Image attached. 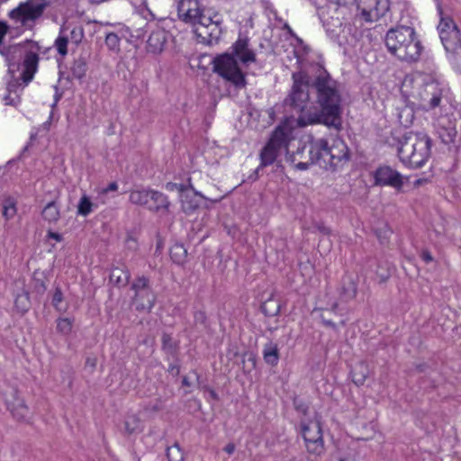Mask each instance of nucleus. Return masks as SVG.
Instances as JSON below:
<instances>
[{
	"label": "nucleus",
	"instance_id": "f257e3e1",
	"mask_svg": "<svg viewBox=\"0 0 461 461\" xmlns=\"http://www.w3.org/2000/svg\"><path fill=\"white\" fill-rule=\"evenodd\" d=\"M292 78L293 86L290 94L285 99L284 104L291 112L299 113L296 120L297 125L305 127L315 123H323L339 130L341 124V96L338 83L327 70L319 67L312 85L316 91L317 103L321 106L320 113L306 109L310 101L308 75L303 71L294 72Z\"/></svg>",
	"mask_w": 461,
	"mask_h": 461
},
{
	"label": "nucleus",
	"instance_id": "f03ea898",
	"mask_svg": "<svg viewBox=\"0 0 461 461\" xmlns=\"http://www.w3.org/2000/svg\"><path fill=\"white\" fill-rule=\"evenodd\" d=\"M178 18L194 27L196 36L206 44L216 43L222 32V21L216 14L212 16L198 0H178Z\"/></svg>",
	"mask_w": 461,
	"mask_h": 461
},
{
	"label": "nucleus",
	"instance_id": "7ed1b4c3",
	"mask_svg": "<svg viewBox=\"0 0 461 461\" xmlns=\"http://www.w3.org/2000/svg\"><path fill=\"white\" fill-rule=\"evenodd\" d=\"M8 32L5 23L0 21V54L5 58L9 73L14 71L17 60L23 59L21 63V77L25 85H28L38 70L40 57L38 51L40 46L36 42H30L28 46L13 45L5 47L4 39Z\"/></svg>",
	"mask_w": 461,
	"mask_h": 461
},
{
	"label": "nucleus",
	"instance_id": "20e7f679",
	"mask_svg": "<svg viewBox=\"0 0 461 461\" xmlns=\"http://www.w3.org/2000/svg\"><path fill=\"white\" fill-rule=\"evenodd\" d=\"M385 45L391 54L409 63L417 61L422 50L414 29L410 26L390 29L385 35Z\"/></svg>",
	"mask_w": 461,
	"mask_h": 461
},
{
	"label": "nucleus",
	"instance_id": "39448f33",
	"mask_svg": "<svg viewBox=\"0 0 461 461\" xmlns=\"http://www.w3.org/2000/svg\"><path fill=\"white\" fill-rule=\"evenodd\" d=\"M431 140L424 133H410L404 136L398 149L401 161L413 168L421 167L430 155Z\"/></svg>",
	"mask_w": 461,
	"mask_h": 461
},
{
	"label": "nucleus",
	"instance_id": "423d86ee",
	"mask_svg": "<svg viewBox=\"0 0 461 461\" xmlns=\"http://www.w3.org/2000/svg\"><path fill=\"white\" fill-rule=\"evenodd\" d=\"M292 140L293 130L290 126L287 124L277 126L260 151V165L256 171L258 172L262 167L273 165L284 152L287 153V147Z\"/></svg>",
	"mask_w": 461,
	"mask_h": 461
},
{
	"label": "nucleus",
	"instance_id": "0eeeda50",
	"mask_svg": "<svg viewBox=\"0 0 461 461\" xmlns=\"http://www.w3.org/2000/svg\"><path fill=\"white\" fill-rule=\"evenodd\" d=\"M324 143L323 150L320 151L321 167L336 171L342 168L349 160V150L345 141L340 138H333L331 143L320 138Z\"/></svg>",
	"mask_w": 461,
	"mask_h": 461
},
{
	"label": "nucleus",
	"instance_id": "6e6552de",
	"mask_svg": "<svg viewBox=\"0 0 461 461\" xmlns=\"http://www.w3.org/2000/svg\"><path fill=\"white\" fill-rule=\"evenodd\" d=\"M50 5V0H25L9 13V17L22 26L32 28Z\"/></svg>",
	"mask_w": 461,
	"mask_h": 461
},
{
	"label": "nucleus",
	"instance_id": "1a4fd4ad",
	"mask_svg": "<svg viewBox=\"0 0 461 461\" xmlns=\"http://www.w3.org/2000/svg\"><path fill=\"white\" fill-rule=\"evenodd\" d=\"M324 143L321 140L312 139L309 146L300 145L292 153L287 149L286 161L299 170H306L311 165L316 164L321 167L320 151L323 150Z\"/></svg>",
	"mask_w": 461,
	"mask_h": 461
},
{
	"label": "nucleus",
	"instance_id": "9d476101",
	"mask_svg": "<svg viewBox=\"0 0 461 461\" xmlns=\"http://www.w3.org/2000/svg\"><path fill=\"white\" fill-rule=\"evenodd\" d=\"M212 65L213 71L222 78L230 81L237 87H243L245 86V76L231 54L224 53L218 55L213 59Z\"/></svg>",
	"mask_w": 461,
	"mask_h": 461
},
{
	"label": "nucleus",
	"instance_id": "9b49d317",
	"mask_svg": "<svg viewBox=\"0 0 461 461\" xmlns=\"http://www.w3.org/2000/svg\"><path fill=\"white\" fill-rule=\"evenodd\" d=\"M440 22L438 31L447 52L461 54V33L454 20L439 10Z\"/></svg>",
	"mask_w": 461,
	"mask_h": 461
},
{
	"label": "nucleus",
	"instance_id": "f8f14e48",
	"mask_svg": "<svg viewBox=\"0 0 461 461\" xmlns=\"http://www.w3.org/2000/svg\"><path fill=\"white\" fill-rule=\"evenodd\" d=\"M131 289L134 292L131 299L137 311L150 312L154 307L157 294L150 285V280L145 276H137L131 283Z\"/></svg>",
	"mask_w": 461,
	"mask_h": 461
},
{
	"label": "nucleus",
	"instance_id": "ddd939ff",
	"mask_svg": "<svg viewBox=\"0 0 461 461\" xmlns=\"http://www.w3.org/2000/svg\"><path fill=\"white\" fill-rule=\"evenodd\" d=\"M417 96L420 100V106L426 110H432L439 106L442 97V87L438 80L428 77L417 90Z\"/></svg>",
	"mask_w": 461,
	"mask_h": 461
},
{
	"label": "nucleus",
	"instance_id": "4468645a",
	"mask_svg": "<svg viewBox=\"0 0 461 461\" xmlns=\"http://www.w3.org/2000/svg\"><path fill=\"white\" fill-rule=\"evenodd\" d=\"M85 37L84 28L80 24H63L60 27L58 38L54 42L58 53L61 56H66L68 52V44L77 47Z\"/></svg>",
	"mask_w": 461,
	"mask_h": 461
},
{
	"label": "nucleus",
	"instance_id": "2eb2a0df",
	"mask_svg": "<svg viewBox=\"0 0 461 461\" xmlns=\"http://www.w3.org/2000/svg\"><path fill=\"white\" fill-rule=\"evenodd\" d=\"M301 430L308 453L316 456H321L324 452V442L320 421L310 420L303 423Z\"/></svg>",
	"mask_w": 461,
	"mask_h": 461
},
{
	"label": "nucleus",
	"instance_id": "dca6fc26",
	"mask_svg": "<svg viewBox=\"0 0 461 461\" xmlns=\"http://www.w3.org/2000/svg\"><path fill=\"white\" fill-rule=\"evenodd\" d=\"M357 8L366 22L384 17L390 9L389 0H358Z\"/></svg>",
	"mask_w": 461,
	"mask_h": 461
},
{
	"label": "nucleus",
	"instance_id": "f3484780",
	"mask_svg": "<svg viewBox=\"0 0 461 461\" xmlns=\"http://www.w3.org/2000/svg\"><path fill=\"white\" fill-rule=\"evenodd\" d=\"M374 177L375 185L391 186L396 190H401L403 185L402 175L389 166L379 167Z\"/></svg>",
	"mask_w": 461,
	"mask_h": 461
},
{
	"label": "nucleus",
	"instance_id": "a211bd4d",
	"mask_svg": "<svg viewBox=\"0 0 461 461\" xmlns=\"http://www.w3.org/2000/svg\"><path fill=\"white\" fill-rule=\"evenodd\" d=\"M5 403L14 419L17 420H25L29 410L24 401L20 397L17 390L12 389L10 394L5 399Z\"/></svg>",
	"mask_w": 461,
	"mask_h": 461
},
{
	"label": "nucleus",
	"instance_id": "6ab92c4d",
	"mask_svg": "<svg viewBox=\"0 0 461 461\" xmlns=\"http://www.w3.org/2000/svg\"><path fill=\"white\" fill-rule=\"evenodd\" d=\"M20 68L22 69L21 64H16L14 70H19ZM14 72L11 73L13 80L8 82L6 87L7 94L4 96L5 104L7 105H16L20 102V92L26 86L23 82L21 75L15 77Z\"/></svg>",
	"mask_w": 461,
	"mask_h": 461
},
{
	"label": "nucleus",
	"instance_id": "aec40b11",
	"mask_svg": "<svg viewBox=\"0 0 461 461\" xmlns=\"http://www.w3.org/2000/svg\"><path fill=\"white\" fill-rule=\"evenodd\" d=\"M234 55L244 64L254 62L255 53L249 48V40L239 38L232 46Z\"/></svg>",
	"mask_w": 461,
	"mask_h": 461
},
{
	"label": "nucleus",
	"instance_id": "412c9836",
	"mask_svg": "<svg viewBox=\"0 0 461 461\" xmlns=\"http://www.w3.org/2000/svg\"><path fill=\"white\" fill-rule=\"evenodd\" d=\"M167 32L162 29L153 31L147 41V48L149 52L160 53L167 43Z\"/></svg>",
	"mask_w": 461,
	"mask_h": 461
},
{
	"label": "nucleus",
	"instance_id": "4be33fe9",
	"mask_svg": "<svg viewBox=\"0 0 461 461\" xmlns=\"http://www.w3.org/2000/svg\"><path fill=\"white\" fill-rule=\"evenodd\" d=\"M357 292V283L351 276H345L342 280V285L340 289V300L343 302H349L353 300Z\"/></svg>",
	"mask_w": 461,
	"mask_h": 461
},
{
	"label": "nucleus",
	"instance_id": "5701e85b",
	"mask_svg": "<svg viewBox=\"0 0 461 461\" xmlns=\"http://www.w3.org/2000/svg\"><path fill=\"white\" fill-rule=\"evenodd\" d=\"M170 203L167 197L158 191L150 190L149 203L148 208L150 211H159L161 209L167 210Z\"/></svg>",
	"mask_w": 461,
	"mask_h": 461
},
{
	"label": "nucleus",
	"instance_id": "b1692460",
	"mask_svg": "<svg viewBox=\"0 0 461 461\" xmlns=\"http://www.w3.org/2000/svg\"><path fill=\"white\" fill-rule=\"evenodd\" d=\"M130 278L131 274L125 268L114 267L110 274V282L119 287L127 285Z\"/></svg>",
	"mask_w": 461,
	"mask_h": 461
},
{
	"label": "nucleus",
	"instance_id": "393cba45",
	"mask_svg": "<svg viewBox=\"0 0 461 461\" xmlns=\"http://www.w3.org/2000/svg\"><path fill=\"white\" fill-rule=\"evenodd\" d=\"M263 357L267 364L276 366L279 360V349L276 344L269 342L264 346Z\"/></svg>",
	"mask_w": 461,
	"mask_h": 461
},
{
	"label": "nucleus",
	"instance_id": "a878e982",
	"mask_svg": "<svg viewBox=\"0 0 461 461\" xmlns=\"http://www.w3.org/2000/svg\"><path fill=\"white\" fill-rule=\"evenodd\" d=\"M369 374L368 366L364 362H359L351 371L352 381L357 385L364 384Z\"/></svg>",
	"mask_w": 461,
	"mask_h": 461
},
{
	"label": "nucleus",
	"instance_id": "bb28decb",
	"mask_svg": "<svg viewBox=\"0 0 461 461\" xmlns=\"http://www.w3.org/2000/svg\"><path fill=\"white\" fill-rule=\"evenodd\" d=\"M97 208V204L94 203L88 195L84 194L77 203V213L80 216H88L95 209Z\"/></svg>",
	"mask_w": 461,
	"mask_h": 461
},
{
	"label": "nucleus",
	"instance_id": "cd10ccee",
	"mask_svg": "<svg viewBox=\"0 0 461 461\" xmlns=\"http://www.w3.org/2000/svg\"><path fill=\"white\" fill-rule=\"evenodd\" d=\"M149 196H150V190H145V189H137L132 190L130 193L129 199L131 203L137 205H142V206H149Z\"/></svg>",
	"mask_w": 461,
	"mask_h": 461
},
{
	"label": "nucleus",
	"instance_id": "c85d7f7f",
	"mask_svg": "<svg viewBox=\"0 0 461 461\" xmlns=\"http://www.w3.org/2000/svg\"><path fill=\"white\" fill-rule=\"evenodd\" d=\"M42 217L49 222H57L60 217L59 208L55 202L49 203L42 210Z\"/></svg>",
	"mask_w": 461,
	"mask_h": 461
},
{
	"label": "nucleus",
	"instance_id": "c756f323",
	"mask_svg": "<svg viewBox=\"0 0 461 461\" xmlns=\"http://www.w3.org/2000/svg\"><path fill=\"white\" fill-rule=\"evenodd\" d=\"M70 70L74 78L81 80L87 71L86 60L84 58H78L72 64Z\"/></svg>",
	"mask_w": 461,
	"mask_h": 461
},
{
	"label": "nucleus",
	"instance_id": "7c9ffc66",
	"mask_svg": "<svg viewBox=\"0 0 461 461\" xmlns=\"http://www.w3.org/2000/svg\"><path fill=\"white\" fill-rule=\"evenodd\" d=\"M170 257L175 263L181 265L185 261L187 251L182 244H175L170 249Z\"/></svg>",
	"mask_w": 461,
	"mask_h": 461
},
{
	"label": "nucleus",
	"instance_id": "2f4dec72",
	"mask_svg": "<svg viewBox=\"0 0 461 461\" xmlns=\"http://www.w3.org/2000/svg\"><path fill=\"white\" fill-rule=\"evenodd\" d=\"M439 137L445 144H450L455 141L457 131L454 127H442L438 131Z\"/></svg>",
	"mask_w": 461,
	"mask_h": 461
},
{
	"label": "nucleus",
	"instance_id": "473e14b6",
	"mask_svg": "<svg viewBox=\"0 0 461 461\" xmlns=\"http://www.w3.org/2000/svg\"><path fill=\"white\" fill-rule=\"evenodd\" d=\"M399 122L404 127H409L414 120L413 111L410 107H403L398 113Z\"/></svg>",
	"mask_w": 461,
	"mask_h": 461
},
{
	"label": "nucleus",
	"instance_id": "72a5a7b5",
	"mask_svg": "<svg viewBox=\"0 0 461 461\" xmlns=\"http://www.w3.org/2000/svg\"><path fill=\"white\" fill-rule=\"evenodd\" d=\"M14 304L20 312H26L30 308V298L28 293L23 292V294H18L15 298Z\"/></svg>",
	"mask_w": 461,
	"mask_h": 461
},
{
	"label": "nucleus",
	"instance_id": "f704fd0d",
	"mask_svg": "<svg viewBox=\"0 0 461 461\" xmlns=\"http://www.w3.org/2000/svg\"><path fill=\"white\" fill-rule=\"evenodd\" d=\"M140 420L136 415L127 416L124 422V429L127 433L131 434L140 429Z\"/></svg>",
	"mask_w": 461,
	"mask_h": 461
},
{
	"label": "nucleus",
	"instance_id": "c9c22d12",
	"mask_svg": "<svg viewBox=\"0 0 461 461\" xmlns=\"http://www.w3.org/2000/svg\"><path fill=\"white\" fill-rule=\"evenodd\" d=\"M167 457L168 461H184V454L178 444L167 447Z\"/></svg>",
	"mask_w": 461,
	"mask_h": 461
},
{
	"label": "nucleus",
	"instance_id": "e433bc0d",
	"mask_svg": "<svg viewBox=\"0 0 461 461\" xmlns=\"http://www.w3.org/2000/svg\"><path fill=\"white\" fill-rule=\"evenodd\" d=\"M16 214V205L13 199L9 198L5 200L3 204V216L5 220H10Z\"/></svg>",
	"mask_w": 461,
	"mask_h": 461
},
{
	"label": "nucleus",
	"instance_id": "4c0bfd02",
	"mask_svg": "<svg viewBox=\"0 0 461 461\" xmlns=\"http://www.w3.org/2000/svg\"><path fill=\"white\" fill-rule=\"evenodd\" d=\"M105 44L111 50H119L120 38L114 32H110L105 37Z\"/></svg>",
	"mask_w": 461,
	"mask_h": 461
},
{
	"label": "nucleus",
	"instance_id": "58836bf2",
	"mask_svg": "<svg viewBox=\"0 0 461 461\" xmlns=\"http://www.w3.org/2000/svg\"><path fill=\"white\" fill-rule=\"evenodd\" d=\"M262 310L266 315L274 316L279 312L280 306L278 303L269 301L262 305Z\"/></svg>",
	"mask_w": 461,
	"mask_h": 461
},
{
	"label": "nucleus",
	"instance_id": "ea45409f",
	"mask_svg": "<svg viewBox=\"0 0 461 461\" xmlns=\"http://www.w3.org/2000/svg\"><path fill=\"white\" fill-rule=\"evenodd\" d=\"M275 19L278 21L280 23H282V29L285 30L286 32L294 38L299 44L303 43V40L299 38L295 32L293 31V29L289 26V24L286 22H284L282 18L278 17L276 14V12H274Z\"/></svg>",
	"mask_w": 461,
	"mask_h": 461
},
{
	"label": "nucleus",
	"instance_id": "a19ab883",
	"mask_svg": "<svg viewBox=\"0 0 461 461\" xmlns=\"http://www.w3.org/2000/svg\"><path fill=\"white\" fill-rule=\"evenodd\" d=\"M57 330L63 334H68L72 330V321L68 318L59 319Z\"/></svg>",
	"mask_w": 461,
	"mask_h": 461
},
{
	"label": "nucleus",
	"instance_id": "79ce46f5",
	"mask_svg": "<svg viewBox=\"0 0 461 461\" xmlns=\"http://www.w3.org/2000/svg\"><path fill=\"white\" fill-rule=\"evenodd\" d=\"M63 302V294L60 288H56L52 296V305L59 312L65 311V308L61 306Z\"/></svg>",
	"mask_w": 461,
	"mask_h": 461
},
{
	"label": "nucleus",
	"instance_id": "37998d69",
	"mask_svg": "<svg viewBox=\"0 0 461 461\" xmlns=\"http://www.w3.org/2000/svg\"><path fill=\"white\" fill-rule=\"evenodd\" d=\"M162 348L164 350L173 353L175 351L176 346L172 339V337L169 334L164 333L162 336Z\"/></svg>",
	"mask_w": 461,
	"mask_h": 461
},
{
	"label": "nucleus",
	"instance_id": "c03bdc74",
	"mask_svg": "<svg viewBox=\"0 0 461 461\" xmlns=\"http://www.w3.org/2000/svg\"><path fill=\"white\" fill-rule=\"evenodd\" d=\"M420 257L422 258V260L429 264L430 262H432L434 260L432 255L430 254V252L427 249H423L420 253Z\"/></svg>",
	"mask_w": 461,
	"mask_h": 461
},
{
	"label": "nucleus",
	"instance_id": "a18cd8bd",
	"mask_svg": "<svg viewBox=\"0 0 461 461\" xmlns=\"http://www.w3.org/2000/svg\"><path fill=\"white\" fill-rule=\"evenodd\" d=\"M167 189L169 191L177 190V191L183 193L185 191V186L183 185H178L176 183H167Z\"/></svg>",
	"mask_w": 461,
	"mask_h": 461
},
{
	"label": "nucleus",
	"instance_id": "49530a36",
	"mask_svg": "<svg viewBox=\"0 0 461 461\" xmlns=\"http://www.w3.org/2000/svg\"><path fill=\"white\" fill-rule=\"evenodd\" d=\"M205 314L203 312H197L194 314V320L196 322L204 323L205 322Z\"/></svg>",
	"mask_w": 461,
	"mask_h": 461
},
{
	"label": "nucleus",
	"instance_id": "de8ad7c7",
	"mask_svg": "<svg viewBox=\"0 0 461 461\" xmlns=\"http://www.w3.org/2000/svg\"><path fill=\"white\" fill-rule=\"evenodd\" d=\"M235 449H236V447H235V445H234L233 443H228V444L224 447V448H223V450H224L227 454H229V455L233 454V453H234V451H235Z\"/></svg>",
	"mask_w": 461,
	"mask_h": 461
},
{
	"label": "nucleus",
	"instance_id": "09e8293b",
	"mask_svg": "<svg viewBox=\"0 0 461 461\" xmlns=\"http://www.w3.org/2000/svg\"><path fill=\"white\" fill-rule=\"evenodd\" d=\"M168 371L176 375H179L180 368L177 365L171 364L168 367Z\"/></svg>",
	"mask_w": 461,
	"mask_h": 461
},
{
	"label": "nucleus",
	"instance_id": "8fccbe9b",
	"mask_svg": "<svg viewBox=\"0 0 461 461\" xmlns=\"http://www.w3.org/2000/svg\"><path fill=\"white\" fill-rule=\"evenodd\" d=\"M118 189V185L115 182H112L108 185V186L104 190V193L110 191H116Z\"/></svg>",
	"mask_w": 461,
	"mask_h": 461
},
{
	"label": "nucleus",
	"instance_id": "3c124183",
	"mask_svg": "<svg viewBox=\"0 0 461 461\" xmlns=\"http://www.w3.org/2000/svg\"><path fill=\"white\" fill-rule=\"evenodd\" d=\"M49 237L50 239H53V240H57V241H60L61 239H62L61 235L57 233V232H49Z\"/></svg>",
	"mask_w": 461,
	"mask_h": 461
},
{
	"label": "nucleus",
	"instance_id": "603ef678",
	"mask_svg": "<svg viewBox=\"0 0 461 461\" xmlns=\"http://www.w3.org/2000/svg\"><path fill=\"white\" fill-rule=\"evenodd\" d=\"M323 323H324L326 326L330 327V328H332V329H334V330H336V329H337V325H336L333 321H328V320H324V319H323Z\"/></svg>",
	"mask_w": 461,
	"mask_h": 461
},
{
	"label": "nucleus",
	"instance_id": "864d4df0",
	"mask_svg": "<svg viewBox=\"0 0 461 461\" xmlns=\"http://www.w3.org/2000/svg\"><path fill=\"white\" fill-rule=\"evenodd\" d=\"M182 384H183L184 386H190V385H191V384H190V382H189V380H188V378H187L186 376H185V377L183 378V380H182Z\"/></svg>",
	"mask_w": 461,
	"mask_h": 461
},
{
	"label": "nucleus",
	"instance_id": "5fc2aeb1",
	"mask_svg": "<svg viewBox=\"0 0 461 461\" xmlns=\"http://www.w3.org/2000/svg\"><path fill=\"white\" fill-rule=\"evenodd\" d=\"M331 461H347L346 458H343L339 456H335L332 457Z\"/></svg>",
	"mask_w": 461,
	"mask_h": 461
},
{
	"label": "nucleus",
	"instance_id": "6e6d98bb",
	"mask_svg": "<svg viewBox=\"0 0 461 461\" xmlns=\"http://www.w3.org/2000/svg\"><path fill=\"white\" fill-rule=\"evenodd\" d=\"M195 206H193V205H189L187 207H185V203H183V208H184V211H187V210H190V209H193L194 208Z\"/></svg>",
	"mask_w": 461,
	"mask_h": 461
},
{
	"label": "nucleus",
	"instance_id": "4d7b16f0",
	"mask_svg": "<svg viewBox=\"0 0 461 461\" xmlns=\"http://www.w3.org/2000/svg\"><path fill=\"white\" fill-rule=\"evenodd\" d=\"M59 99V97L58 95H56V97H55V101H54V103H53L52 106H55V105H56V104L58 103Z\"/></svg>",
	"mask_w": 461,
	"mask_h": 461
},
{
	"label": "nucleus",
	"instance_id": "13d9d810",
	"mask_svg": "<svg viewBox=\"0 0 461 461\" xmlns=\"http://www.w3.org/2000/svg\"><path fill=\"white\" fill-rule=\"evenodd\" d=\"M337 307H338V303H335L333 304V306H332V310L334 311Z\"/></svg>",
	"mask_w": 461,
	"mask_h": 461
},
{
	"label": "nucleus",
	"instance_id": "bf43d9fd",
	"mask_svg": "<svg viewBox=\"0 0 461 461\" xmlns=\"http://www.w3.org/2000/svg\"><path fill=\"white\" fill-rule=\"evenodd\" d=\"M211 394H212V397L216 398V393L213 391L211 392Z\"/></svg>",
	"mask_w": 461,
	"mask_h": 461
},
{
	"label": "nucleus",
	"instance_id": "052dcab7",
	"mask_svg": "<svg viewBox=\"0 0 461 461\" xmlns=\"http://www.w3.org/2000/svg\"><path fill=\"white\" fill-rule=\"evenodd\" d=\"M49 124H50V122H44V125H45V126H47V125H49Z\"/></svg>",
	"mask_w": 461,
	"mask_h": 461
}]
</instances>
